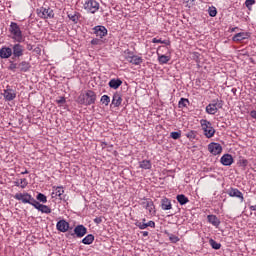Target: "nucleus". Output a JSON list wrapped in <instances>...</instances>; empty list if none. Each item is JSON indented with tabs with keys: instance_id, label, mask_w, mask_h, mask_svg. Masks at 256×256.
<instances>
[{
	"instance_id": "obj_1",
	"label": "nucleus",
	"mask_w": 256,
	"mask_h": 256,
	"mask_svg": "<svg viewBox=\"0 0 256 256\" xmlns=\"http://www.w3.org/2000/svg\"><path fill=\"white\" fill-rule=\"evenodd\" d=\"M76 101L79 105H94L97 101V94L92 90H87L86 92H81Z\"/></svg>"
},
{
	"instance_id": "obj_2",
	"label": "nucleus",
	"mask_w": 256,
	"mask_h": 256,
	"mask_svg": "<svg viewBox=\"0 0 256 256\" xmlns=\"http://www.w3.org/2000/svg\"><path fill=\"white\" fill-rule=\"evenodd\" d=\"M10 33L13 35L12 39H14V41H17L18 43H21V41H23V34L21 32V28H19V25H17V23H11Z\"/></svg>"
},
{
	"instance_id": "obj_3",
	"label": "nucleus",
	"mask_w": 256,
	"mask_h": 256,
	"mask_svg": "<svg viewBox=\"0 0 256 256\" xmlns=\"http://www.w3.org/2000/svg\"><path fill=\"white\" fill-rule=\"evenodd\" d=\"M14 199L17 201H22L23 203H28L29 205H32L34 207L37 200L35 198L31 197V194L25 192V193H16L14 196Z\"/></svg>"
},
{
	"instance_id": "obj_4",
	"label": "nucleus",
	"mask_w": 256,
	"mask_h": 256,
	"mask_svg": "<svg viewBox=\"0 0 256 256\" xmlns=\"http://www.w3.org/2000/svg\"><path fill=\"white\" fill-rule=\"evenodd\" d=\"M200 123H201L202 130L204 131V135L208 139H211V137L215 135V128H213V125L211 124V122L207 120H201Z\"/></svg>"
},
{
	"instance_id": "obj_5",
	"label": "nucleus",
	"mask_w": 256,
	"mask_h": 256,
	"mask_svg": "<svg viewBox=\"0 0 256 256\" xmlns=\"http://www.w3.org/2000/svg\"><path fill=\"white\" fill-rule=\"evenodd\" d=\"M223 107V101L216 99L213 100L211 104L206 106V112L209 115H215V113H217V111H219V109H221Z\"/></svg>"
},
{
	"instance_id": "obj_6",
	"label": "nucleus",
	"mask_w": 256,
	"mask_h": 256,
	"mask_svg": "<svg viewBox=\"0 0 256 256\" xmlns=\"http://www.w3.org/2000/svg\"><path fill=\"white\" fill-rule=\"evenodd\" d=\"M84 9L88 11V13H97V11H99V2L96 0H88L84 3Z\"/></svg>"
},
{
	"instance_id": "obj_7",
	"label": "nucleus",
	"mask_w": 256,
	"mask_h": 256,
	"mask_svg": "<svg viewBox=\"0 0 256 256\" xmlns=\"http://www.w3.org/2000/svg\"><path fill=\"white\" fill-rule=\"evenodd\" d=\"M141 205H142L143 209H146V211L149 212V215H155V213H157V211L155 210V203H153V200L144 199L141 202Z\"/></svg>"
},
{
	"instance_id": "obj_8",
	"label": "nucleus",
	"mask_w": 256,
	"mask_h": 256,
	"mask_svg": "<svg viewBox=\"0 0 256 256\" xmlns=\"http://www.w3.org/2000/svg\"><path fill=\"white\" fill-rule=\"evenodd\" d=\"M37 11L41 19H53V17H55V13H53V10L51 8L42 7Z\"/></svg>"
},
{
	"instance_id": "obj_9",
	"label": "nucleus",
	"mask_w": 256,
	"mask_h": 256,
	"mask_svg": "<svg viewBox=\"0 0 256 256\" xmlns=\"http://www.w3.org/2000/svg\"><path fill=\"white\" fill-rule=\"evenodd\" d=\"M72 237H78V239H81V237H85L87 235V228L83 225H78L74 228V233L71 234Z\"/></svg>"
},
{
	"instance_id": "obj_10",
	"label": "nucleus",
	"mask_w": 256,
	"mask_h": 256,
	"mask_svg": "<svg viewBox=\"0 0 256 256\" xmlns=\"http://www.w3.org/2000/svg\"><path fill=\"white\" fill-rule=\"evenodd\" d=\"M146 219L143 218L142 222L141 221H137L135 223L136 227H138V229H147V227H151L152 229H155V222L150 220L149 222L146 223Z\"/></svg>"
},
{
	"instance_id": "obj_11",
	"label": "nucleus",
	"mask_w": 256,
	"mask_h": 256,
	"mask_svg": "<svg viewBox=\"0 0 256 256\" xmlns=\"http://www.w3.org/2000/svg\"><path fill=\"white\" fill-rule=\"evenodd\" d=\"M208 150L212 155H220V153L223 151V147L219 143H210L208 145Z\"/></svg>"
},
{
	"instance_id": "obj_12",
	"label": "nucleus",
	"mask_w": 256,
	"mask_h": 256,
	"mask_svg": "<svg viewBox=\"0 0 256 256\" xmlns=\"http://www.w3.org/2000/svg\"><path fill=\"white\" fill-rule=\"evenodd\" d=\"M23 53H25V47H23V45L15 44L12 47V55H14V57H23Z\"/></svg>"
},
{
	"instance_id": "obj_13",
	"label": "nucleus",
	"mask_w": 256,
	"mask_h": 256,
	"mask_svg": "<svg viewBox=\"0 0 256 256\" xmlns=\"http://www.w3.org/2000/svg\"><path fill=\"white\" fill-rule=\"evenodd\" d=\"M249 37H251L249 32H240L233 36L232 41L241 43V41H245V39H249Z\"/></svg>"
},
{
	"instance_id": "obj_14",
	"label": "nucleus",
	"mask_w": 256,
	"mask_h": 256,
	"mask_svg": "<svg viewBox=\"0 0 256 256\" xmlns=\"http://www.w3.org/2000/svg\"><path fill=\"white\" fill-rule=\"evenodd\" d=\"M56 229L61 233H67L69 231V222L65 220H60L56 224Z\"/></svg>"
},
{
	"instance_id": "obj_15",
	"label": "nucleus",
	"mask_w": 256,
	"mask_h": 256,
	"mask_svg": "<svg viewBox=\"0 0 256 256\" xmlns=\"http://www.w3.org/2000/svg\"><path fill=\"white\" fill-rule=\"evenodd\" d=\"M11 55H13V49L6 47V46H4L0 49V58L1 59H9V57H11Z\"/></svg>"
},
{
	"instance_id": "obj_16",
	"label": "nucleus",
	"mask_w": 256,
	"mask_h": 256,
	"mask_svg": "<svg viewBox=\"0 0 256 256\" xmlns=\"http://www.w3.org/2000/svg\"><path fill=\"white\" fill-rule=\"evenodd\" d=\"M4 98L6 99V101H13V99H15V97H17V93L15 92V90L8 88L6 90H4Z\"/></svg>"
},
{
	"instance_id": "obj_17",
	"label": "nucleus",
	"mask_w": 256,
	"mask_h": 256,
	"mask_svg": "<svg viewBox=\"0 0 256 256\" xmlns=\"http://www.w3.org/2000/svg\"><path fill=\"white\" fill-rule=\"evenodd\" d=\"M34 207L41 213H46V215H49V213H51V208L49 206L43 205L37 201L35 202Z\"/></svg>"
},
{
	"instance_id": "obj_18",
	"label": "nucleus",
	"mask_w": 256,
	"mask_h": 256,
	"mask_svg": "<svg viewBox=\"0 0 256 256\" xmlns=\"http://www.w3.org/2000/svg\"><path fill=\"white\" fill-rule=\"evenodd\" d=\"M228 195L230 197H237L238 199H241V201L245 200V198L243 197V193H241V191H239V189L237 188H230L228 190Z\"/></svg>"
},
{
	"instance_id": "obj_19",
	"label": "nucleus",
	"mask_w": 256,
	"mask_h": 256,
	"mask_svg": "<svg viewBox=\"0 0 256 256\" xmlns=\"http://www.w3.org/2000/svg\"><path fill=\"white\" fill-rule=\"evenodd\" d=\"M94 33L96 37H100V39H103V37L107 35V28H105L104 26H96L94 28Z\"/></svg>"
},
{
	"instance_id": "obj_20",
	"label": "nucleus",
	"mask_w": 256,
	"mask_h": 256,
	"mask_svg": "<svg viewBox=\"0 0 256 256\" xmlns=\"http://www.w3.org/2000/svg\"><path fill=\"white\" fill-rule=\"evenodd\" d=\"M161 208L163 209V211H171V209H173L171 200H169L168 198H163L161 200Z\"/></svg>"
},
{
	"instance_id": "obj_21",
	"label": "nucleus",
	"mask_w": 256,
	"mask_h": 256,
	"mask_svg": "<svg viewBox=\"0 0 256 256\" xmlns=\"http://www.w3.org/2000/svg\"><path fill=\"white\" fill-rule=\"evenodd\" d=\"M126 61H128V63H132V65H141L143 63V58L134 55L132 57H126Z\"/></svg>"
},
{
	"instance_id": "obj_22",
	"label": "nucleus",
	"mask_w": 256,
	"mask_h": 256,
	"mask_svg": "<svg viewBox=\"0 0 256 256\" xmlns=\"http://www.w3.org/2000/svg\"><path fill=\"white\" fill-rule=\"evenodd\" d=\"M221 163L222 165H233V156H231L230 154H225L221 157Z\"/></svg>"
},
{
	"instance_id": "obj_23",
	"label": "nucleus",
	"mask_w": 256,
	"mask_h": 256,
	"mask_svg": "<svg viewBox=\"0 0 256 256\" xmlns=\"http://www.w3.org/2000/svg\"><path fill=\"white\" fill-rule=\"evenodd\" d=\"M122 101H123V98H121V94H119L118 92L114 93L113 99H112V105H114V107H119Z\"/></svg>"
},
{
	"instance_id": "obj_24",
	"label": "nucleus",
	"mask_w": 256,
	"mask_h": 256,
	"mask_svg": "<svg viewBox=\"0 0 256 256\" xmlns=\"http://www.w3.org/2000/svg\"><path fill=\"white\" fill-rule=\"evenodd\" d=\"M121 85H123V81H121V79H112L109 82V87H111V89H119Z\"/></svg>"
},
{
	"instance_id": "obj_25",
	"label": "nucleus",
	"mask_w": 256,
	"mask_h": 256,
	"mask_svg": "<svg viewBox=\"0 0 256 256\" xmlns=\"http://www.w3.org/2000/svg\"><path fill=\"white\" fill-rule=\"evenodd\" d=\"M18 69H20V71H23L25 73L29 71V69H31V64H29V62L22 61L20 64H18Z\"/></svg>"
},
{
	"instance_id": "obj_26",
	"label": "nucleus",
	"mask_w": 256,
	"mask_h": 256,
	"mask_svg": "<svg viewBox=\"0 0 256 256\" xmlns=\"http://www.w3.org/2000/svg\"><path fill=\"white\" fill-rule=\"evenodd\" d=\"M208 221H209V223L214 225V227H219V224L221 223L219 221V218H217V216H215V215H208Z\"/></svg>"
},
{
	"instance_id": "obj_27",
	"label": "nucleus",
	"mask_w": 256,
	"mask_h": 256,
	"mask_svg": "<svg viewBox=\"0 0 256 256\" xmlns=\"http://www.w3.org/2000/svg\"><path fill=\"white\" fill-rule=\"evenodd\" d=\"M139 167L140 169H151L152 167V164H151V161L150 160H142L139 162Z\"/></svg>"
},
{
	"instance_id": "obj_28",
	"label": "nucleus",
	"mask_w": 256,
	"mask_h": 256,
	"mask_svg": "<svg viewBox=\"0 0 256 256\" xmlns=\"http://www.w3.org/2000/svg\"><path fill=\"white\" fill-rule=\"evenodd\" d=\"M64 193L65 190H63V187H56L55 191L52 192V198L60 197V199H62L61 195H63Z\"/></svg>"
},
{
	"instance_id": "obj_29",
	"label": "nucleus",
	"mask_w": 256,
	"mask_h": 256,
	"mask_svg": "<svg viewBox=\"0 0 256 256\" xmlns=\"http://www.w3.org/2000/svg\"><path fill=\"white\" fill-rule=\"evenodd\" d=\"M93 241H95V236H93V234H88L83 240L82 243L84 245H91V243H93Z\"/></svg>"
},
{
	"instance_id": "obj_30",
	"label": "nucleus",
	"mask_w": 256,
	"mask_h": 256,
	"mask_svg": "<svg viewBox=\"0 0 256 256\" xmlns=\"http://www.w3.org/2000/svg\"><path fill=\"white\" fill-rule=\"evenodd\" d=\"M176 199H177L178 203H180V205H187V202L189 201V198H187L183 194L177 195Z\"/></svg>"
},
{
	"instance_id": "obj_31",
	"label": "nucleus",
	"mask_w": 256,
	"mask_h": 256,
	"mask_svg": "<svg viewBox=\"0 0 256 256\" xmlns=\"http://www.w3.org/2000/svg\"><path fill=\"white\" fill-rule=\"evenodd\" d=\"M158 61L160 65H165L166 63H169V61H171V57L166 55H161L158 57Z\"/></svg>"
},
{
	"instance_id": "obj_32",
	"label": "nucleus",
	"mask_w": 256,
	"mask_h": 256,
	"mask_svg": "<svg viewBox=\"0 0 256 256\" xmlns=\"http://www.w3.org/2000/svg\"><path fill=\"white\" fill-rule=\"evenodd\" d=\"M28 182L26 178L20 179V182H16V187H21V189H25L27 187Z\"/></svg>"
},
{
	"instance_id": "obj_33",
	"label": "nucleus",
	"mask_w": 256,
	"mask_h": 256,
	"mask_svg": "<svg viewBox=\"0 0 256 256\" xmlns=\"http://www.w3.org/2000/svg\"><path fill=\"white\" fill-rule=\"evenodd\" d=\"M37 201H40V203H46L47 202V196H45V194L43 193H39L36 196Z\"/></svg>"
},
{
	"instance_id": "obj_34",
	"label": "nucleus",
	"mask_w": 256,
	"mask_h": 256,
	"mask_svg": "<svg viewBox=\"0 0 256 256\" xmlns=\"http://www.w3.org/2000/svg\"><path fill=\"white\" fill-rule=\"evenodd\" d=\"M209 243L212 247V249H221V244L220 243H217V241L213 240V239H210L209 240Z\"/></svg>"
},
{
	"instance_id": "obj_35",
	"label": "nucleus",
	"mask_w": 256,
	"mask_h": 256,
	"mask_svg": "<svg viewBox=\"0 0 256 256\" xmlns=\"http://www.w3.org/2000/svg\"><path fill=\"white\" fill-rule=\"evenodd\" d=\"M100 101L107 106L109 103H111V98L108 95H103Z\"/></svg>"
},
{
	"instance_id": "obj_36",
	"label": "nucleus",
	"mask_w": 256,
	"mask_h": 256,
	"mask_svg": "<svg viewBox=\"0 0 256 256\" xmlns=\"http://www.w3.org/2000/svg\"><path fill=\"white\" fill-rule=\"evenodd\" d=\"M189 104V99L186 98H181L178 105L179 107H187V105Z\"/></svg>"
},
{
	"instance_id": "obj_37",
	"label": "nucleus",
	"mask_w": 256,
	"mask_h": 256,
	"mask_svg": "<svg viewBox=\"0 0 256 256\" xmlns=\"http://www.w3.org/2000/svg\"><path fill=\"white\" fill-rule=\"evenodd\" d=\"M208 13H209L210 17H217V8H215L213 6L210 7L208 9Z\"/></svg>"
},
{
	"instance_id": "obj_38",
	"label": "nucleus",
	"mask_w": 256,
	"mask_h": 256,
	"mask_svg": "<svg viewBox=\"0 0 256 256\" xmlns=\"http://www.w3.org/2000/svg\"><path fill=\"white\" fill-rule=\"evenodd\" d=\"M170 137L172 139H181V131H178V132H171L170 133Z\"/></svg>"
},
{
	"instance_id": "obj_39",
	"label": "nucleus",
	"mask_w": 256,
	"mask_h": 256,
	"mask_svg": "<svg viewBox=\"0 0 256 256\" xmlns=\"http://www.w3.org/2000/svg\"><path fill=\"white\" fill-rule=\"evenodd\" d=\"M68 17L73 21V23H77L79 21V17L77 15L69 14Z\"/></svg>"
},
{
	"instance_id": "obj_40",
	"label": "nucleus",
	"mask_w": 256,
	"mask_h": 256,
	"mask_svg": "<svg viewBox=\"0 0 256 256\" xmlns=\"http://www.w3.org/2000/svg\"><path fill=\"white\" fill-rule=\"evenodd\" d=\"M169 240L172 242V243H177L179 241V237L175 236V235H171L169 237Z\"/></svg>"
},
{
	"instance_id": "obj_41",
	"label": "nucleus",
	"mask_w": 256,
	"mask_h": 256,
	"mask_svg": "<svg viewBox=\"0 0 256 256\" xmlns=\"http://www.w3.org/2000/svg\"><path fill=\"white\" fill-rule=\"evenodd\" d=\"M245 5L246 7H251L252 5H255V0H246Z\"/></svg>"
},
{
	"instance_id": "obj_42",
	"label": "nucleus",
	"mask_w": 256,
	"mask_h": 256,
	"mask_svg": "<svg viewBox=\"0 0 256 256\" xmlns=\"http://www.w3.org/2000/svg\"><path fill=\"white\" fill-rule=\"evenodd\" d=\"M66 100H65V97H60V99L56 100V103L58 105H63L65 104Z\"/></svg>"
},
{
	"instance_id": "obj_43",
	"label": "nucleus",
	"mask_w": 256,
	"mask_h": 256,
	"mask_svg": "<svg viewBox=\"0 0 256 256\" xmlns=\"http://www.w3.org/2000/svg\"><path fill=\"white\" fill-rule=\"evenodd\" d=\"M186 137H188V139H195V133L190 131L188 134H186Z\"/></svg>"
},
{
	"instance_id": "obj_44",
	"label": "nucleus",
	"mask_w": 256,
	"mask_h": 256,
	"mask_svg": "<svg viewBox=\"0 0 256 256\" xmlns=\"http://www.w3.org/2000/svg\"><path fill=\"white\" fill-rule=\"evenodd\" d=\"M94 223H96L97 225H99L100 223H103V218H101V217L95 218Z\"/></svg>"
},
{
	"instance_id": "obj_45",
	"label": "nucleus",
	"mask_w": 256,
	"mask_h": 256,
	"mask_svg": "<svg viewBox=\"0 0 256 256\" xmlns=\"http://www.w3.org/2000/svg\"><path fill=\"white\" fill-rule=\"evenodd\" d=\"M99 43H101V40H99V39H93V40L91 41V44H92V45H99Z\"/></svg>"
},
{
	"instance_id": "obj_46",
	"label": "nucleus",
	"mask_w": 256,
	"mask_h": 256,
	"mask_svg": "<svg viewBox=\"0 0 256 256\" xmlns=\"http://www.w3.org/2000/svg\"><path fill=\"white\" fill-rule=\"evenodd\" d=\"M125 54H126L125 58H126V57H133V56H134L133 53H131V51H129V50H127V51L125 52Z\"/></svg>"
},
{
	"instance_id": "obj_47",
	"label": "nucleus",
	"mask_w": 256,
	"mask_h": 256,
	"mask_svg": "<svg viewBox=\"0 0 256 256\" xmlns=\"http://www.w3.org/2000/svg\"><path fill=\"white\" fill-rule=\"evenodd\" d=\"M250 115L253 119H256V110L251 111Z\"/></svg>"
},
{
	"instance_id": "obj_48",
	"label": "nucleus",
	"mask_w": 256,
	"mask_h": 256,
	"mask_svg": "<svg viewBox=\"0 0 256 256\" xmlns=\"http://www.w3.org/2000/svg\"><path fill=\"white\" fill-rule=\"evenodd\" d=\"M152 43H162L161 39L153 38Z\"/></svg>"
},
{
	"instance_id": "obj_49",
	"label": "nucleus",
	"mask_w": 256,
	"mask_h": 256,
	"mask_svg": "<svg viewBox=\"0 0 256 256\" xmlns=\"http://www.w3.org/2000/svg\"><path fill=\"white\" fill-rule=\"evenodd\" d=\"M163 45H171V41H169V40H162V42H161Z\"/></svg>"
},
{
	"instance_id": "obj_50",
	"label": "nucleus",
	"mask_w": 256,
	"mask_h": 256,
	"mask_svg": "<svg viewBox=\"0 0 256 256\" xmlns=\"http://www.w3.org/2000/svg\"><path fill=\"white\" fill-rule=\"evenodd\" d=\"M16 68H17V64H12L10 66L11 71H15Z\"/></svg>"
},
{
	"instance_id": "obj_51",
	"label": "nucleus",
	"mask_w": 256,
	"mask_h": 256,
	"mask_svg": "<svg viewBox=\"0 0 256 256\" xmlns=\"http://www.w3.org/2000/svg\"><path fill=\"white\" fill-rule=\"evenodd\" d=\"M142 235H143V237H148L149 236V232L144 231V232H142Z\"/></svg>"
},
{
	"instance_id": "obj_52",
	"label": "nucleus",
	"mask_w": 256,
	"mask_h": 256,
	"mask_svg": "<svg viewBox=\"0 0 256 256\" xmlns=\"http://www.w3.org/2000/svg\"><path fill=\"white\" fill-rule=\"evenodd\" d=\"M250 210H251V211H256V205L250 206Z\"/></svg>"
},
{
	"instance_id": "obj_53",
	"label": "nucleus",
	"mask_w": 256,
	"mask_h": 256,
	"mask_svg": "<svg viewBox=\"0 0 256 256\" xmlns=\"http://www.w3.org/2000/svg\"><path fill=\"white\" fill-rule=\"evenodd\" d=\"M27 173H29V171H25V172H22V175H27Z\"/></svg>"
},
{
	"instance_id": "obj_54",
	"label": "nucleus",
	"mask_w": 256,
	"mask_h": 256,
	"mask_svg": "<svg viewBox=\"0 0 256 256\" xmlns=\"http://www.w3.org/2000/svg\"><path fill=\"white\" fill-rule=\"evenodd\" d=\"M236 29H237V27H235V28H232V32H234Z\"/></svg>"
},
{
	"instance_id": "obj_55",
	"label": "nucleus",
	"mask_w": 256,
	"mask_h": 256,
	"mask_svg": "<svg viewBox=\"0 0 256 256\" xmlns=\"http://www.w3.org/2000/svg\"><path fill=\"white\" fill-rule=\"evenodd\" d=\"M244 163H247V160H244Z\"/></svg>"
},
{
	"instance_id": "obj_56",
	"label": "nucleus",
	"mask_w": 256,
	"mask_h": 256,
	"mask_svg": "<svg viewBox=\"0 0 256 256\" xmlns=\"http://www.w3.org/2000/svg\"><path fill=\"white\" fill-rule=\"evenodd\" d=\"M191 1H195V0H191Z\"/></svg>"
}]
</instances>
